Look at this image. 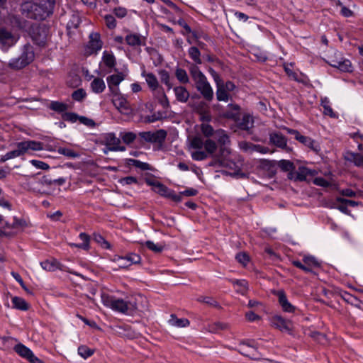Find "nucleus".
I'll return each mask as SVG.
<instances>
[{
  "label": "nucleus",
  "mask_w": 363,
  "mask_h": 363,
  "mask_svg": "<svg viewBox=\"0 0 363 363\" xmlns=\"http://www.w3.org/2000/svg\"><path fill=\"white\" fill-rule=\"evenodd\" d=\"M124 79L125 75L123 72L110 75L106 78L108 86L112 93H116L117 91V89L113 88V86H118Z\"/></svg>",
  "instance_id": "16"
},
{
  "label": "nucleus",
  "mask_w": 363,
  "mask_h": 363,
  "mask_svg": "<svg viewBox=\"0 0 363 363\" xmlns=\"http://www.w3.org/2000/svg\"><path fill=\"white\" fill-rule=\"evenodd\" d=\"M49 35V29L45 26H35L31 28L30 37L38 45L44 47Z\"/></svg>",
  "instance_id": "6"
},
{
  "label": "nucleus",
  "mask_w": 363,
  "mask_h": 363,
  "mask_svg": "<svg viewBox=\"0 0 363 363\" xmlns=\"http://www.w3.org/2000/svg\"><path fill=\"white\" fill-rule=\"evenodd\" d=\"M233 285L238 286L240 289L238 291L242 295H245L248 291V283L245 279H235L232 281Z\"/></svg>",
  "instance_id": "41"
},
{
  "label": "nucleus",
  "mask_w": 363,
  "mask_h": 363,
  "mask_svg": "<svg viewBox=\"0 0 363 363\" xmlns=\"http://www.w3.org/2000/svg\"><path fill=\"white\" fill-rule=\"evenodd\" d=\"M138 145H144L145 143H150L151 131L140 132L138 135Z\"/></svg>",
  "instance_id": "47"
},
{
  "label": "nucleus",
  "mask_w": 363,
  "mask_h": 363,
  "mask_svg": "<svg viewBox=\"0 0 363 363\" xmlns=\"http://www.w3.org/2000/svg\"><path fill=\"white\" fill-rule=\"evenodd\" d=\"M13 350L22 358L26 359L30 363H43L38 357L26 346L22 343H18L13 347Z\"/></svg>",
  "instance_id": "9"
},
{
  "label": "nucleus",
  "mask_w": 363,
  "mask_h": 363,
  "mask_svg": "<svg viewBox=\"0 0 363 363\" xmlns=\"http://www.w3.org/2000/svg\"><path fill=\"white\" fill-rule=\"evenodd\" d=\"M120 138L126 145H130L135 142L138 143V135L133 132H121L119 135Z\"/></svg>",
  "instance_id": "31"
},
{
  "label": "nucleus",
  "mask_w": 363,
  "mask_h": 363,
  "mask_svg": "<svg viewBox=\"0 0 363 363\" xmlns=\"http://www.w3.org/2000/svg\"><path fill=\"white\" fill-rule=\"evenodd\" d=\"M214 138L220 145H225L230 143V139L226 132L223 129H218L216 130V135Z\"/></svg>",
  "instance_id": "33"
},
{
  "label": "nucleus",
  "mask_w": 363,
  "mask_h": 363,
  "mask_svg": "<svg viewBox=\"0 0 363 363\" xmlns=\"http://www.w3.org/2000/svg\"><path fill=\"white\" fill-rule=\"evenodd\" d=\"M279 167L284 172L291 171L294 169L293 162L285 160L279 161Z\"/></svg>",
  "instance_id": "58"
},
{
  "label": "nucleus",
  "mask_w": 363,
  "mask_h": 363,
  "mask_svg": "<svg viewBox=\"0 0 363 363\" xmlns=\"http://www.w3.org/2000/svg\"><path fill=\"white\" fill-rule=\"evenodd\" d=\"M159 75L161 82L167 85L168 89H170L172 87V85L170 83V77L169 72L165 69H162L159 71Z\"/></svg>",
  "instance_id": "51"
},
{
  "label": "nucleus",
  "mask_w": 363,
  "mask_h": 363,
  "mask_svg": "<svg viewBox=\"0 0 363 363\" xmlns=\"http://www.w3.org/2000/svg\"><path fill=\"white\" fill-rule=\"evenodd\" d=\"M86 96V93L85 90L82 88L77 89L74 91L72 94V99L74 101L81 102L82 101Z\"/></svg>",
  "instance_id": "50"
},
{
  "label": "nucleus",
  "mask_w": 363,
  "mask_h": 363,
  "mask_svg": "<svg viewBox=\"0 0 363 363\" xmlns=\"http://www.w3.org/2000/svg\"><path fill=\"white\" fill-rule=\"evenodd\" d=\"M48 108L57 113H62L66 112L68 109V106L63 102L52 101L48 105Z\"/></svg>",
  "instance_id": "34"
},
{
  "label": "nucleus",
  "mask_w": 363,
  "mask_h": 363,
  "mask_svg": "<svg viewBox=\"0 0 363 363\" xmlns=\"http://www.w3.org/2000/svg\"><path fill=\"white\" fill-rule=\"evenodd\" d=\"M271 323L273 327L281 332L291 334L293 331V324L290 320L284 318L282 316L276 315L271 318Z\"/></svg>",
  "instance_id": "8"
},
{
  "label": "nucleus",
  "mask_w": 363,
  "mask_h": 363,
  "mask_svg": "<svg viewBox=\"0 0 363 363\" xmlns=\"http://www.w3.org/2000/svg\"><path fill=\"white\" fill-rule=\"evenodd\" d=\"M189 70L197 91L206 101L208 102L211 101L214 95L213 90L206 77L196 65H191Z\"/></svg>",
  "instance_id": "4"
},
{
  "label": "nucleus",
  "mask_w": 363,
  "mask_h": 363,
  "mask_svg": "<svg viewBox=\"0 0 363 363\" xmlns=\"http://www.w3.org/2000/svg\"><path fill=\"white\" fill-rule=\"evenodd\" d=\"M174 92L177 101L182 103H185L189 98V92L182 86H176L174 88Z\"/></svg>",
  "instance_id": "23"
},
{
  "label": "nucleus",
  "mask_w": 363,
  "mask_h": 363,
  "mask_svg": "<svg viewBox=\"0 0 363 363\" xmlns=\"http://www.w3.org/2000/svg\"><path fill=\"white\" fill-rule=\"evenodd\" d=\"M124 261L128 262L130 267L132 264H139L141 261V257L139 255L135 253H129L123 257Z\"/></svg>",
  "instance_id": "45"
},
{
  "label": "nucleus",
  "mask_w": 363,
  "mask_h": 363,
  "mask_svg": "<svg viewBox=\"0 0 363 363\" xmlns=\"http://www.w3.org/2000/svg\"><path fill=\"white\" fill-rule=\"evenodd\" d=\"M275 294L278 297L279 303L284 312L294 313L295 311L296 307L288 301L286 293L283 290L277 291Z\"/></svg>",
  "instance_id": "13"
},
{
  "label": "nucleus",
  "mask_w": 363,
  "mask_h": 363,
  "mask_svg": "<svg viewBox=\"0 0 363 363\" xmlns=\"http://www.w3.org/2000/svg\"><path fill=\"white\" fill-rule=\"evenodd\" d=\"M203 135L207 138L205 140L201 137H194L191 140V147L196 149V151L191 152V157L196 161H202L207 159L209 156L213 155L218 149V145L210 137H215L216 130L208 124L203 123L201 126Z\"/></svg>",
  "instance_id": "1"
},
{
  "label": "nucleus",
  "mask_w": 363,
  "mask_h": 363,
  "mask_svg": "<svg viewBox=\"0 0 363 363\" xmlns=\"http://www.w3.org/2000/svg\"><path fill=\"white\" fill-rule=\"evenodd\" d=\"M78 353L81 357L86 359L91 357L94 354V351L86 346L82 345L78 347Z\"/></svg>",
  "instance_id": "56"
},
{
  "label": "nucleus",
  "mask_w": 363,
  "mask_h": 363,
  "mask_svg": "<svg viewBox=\"0 0 363 363\" xmlns=\"http://www.w3.org/2000/svg\"><path fill=\"white\" fill-rule=\"evenodd\" d=\"M104 21H105L106 26L109 29H113V28H116V18H114L113 16H112L111 14L106 15L104 16Z\"/></svg>",
  "instance_id": "61"
},
{
  "label": "nucleus",
  "mask_w": 363,
  "mask_h": 363,
  "mask_svg": "<svg viewBox=\"0 0 363 363\" xmlns=\"http://www.w3.org/2000/svg\"><path fill=\"white\" fill-rule=\"evenodd\" d=\"M80 240L83 242L81 244H74V243H70L69 245L71 247H75L78 248H82L84 250H88L89 248V242H90V237L89 235H87L85 233H81L79 235Z\"/></svg>",
  "instance_id": "35"
},
{
  "label": "nucleus",
  "mask_w": 363,
  "mask_h": 363,
  "mask_svg": "<svg viewBox=\"0 0 363 363\" xmlns=\"http://www.w3.org/2000/svg\"><path fill=\"white\" fill-rule=\"evenodd\" d=\"M17 341L16 339H14L11 337H0V349L6 350L10 347V342L11 341Z\"/></svg>",
  "instance_id": "55"
},
{
  "label": "nucleus",
  "mask_w": 363,
  "mask_h": 363,
  "mask_svg": "<svg viewBox=\"0 0 363 363\" xmlns=\"http://www.w3.org/2000/svg\"><path fill=\"white\" fill-rule=\"evenodd\" d=\"M35 58V51L30 43L25 44L18 57L11 59L9 62V67L13 69H21L30 65Z\"/></svg>",
  "instance_id": "5"
},
{
  "label": "nucleus",
  "mask_w": 363,
  "mask_h": 363,
  "mask_svg": "<svg viewBox=\"0 0 363 363\" xmlns=\"http://www.w3.org/2000/svg\"><path fill=\"white\" fill-rule=\"evenodd\" d=\"M350 158H348V160H352L355 165L357 166H362L363 165V155L357 153H350Z\"/></svg>",
  "instance_id": "63"
},
{
  "label": "nucleus",
  "mask_w": 363,
  "mask_h": 363,
  "mask_svg": "<svg viewBox=\"0 0 363 363\" xmlns=\"http://www.w3.org/2000/svg\"><path fill=\"white\" fill-rule=\"evenodd\" d=\"M235 259L243 267H246L250 262V257L246 252L238 253L235 256Z\"/></svg>",
  "instance_id": "54"
},
{
  "label": "nucleus",
  "mask_w": 363,
  "mask_h": 363,
  "mask_svg": "<svg viewBox=\"0 0 363 363\" xmlns=\"http://www.w3.org/2000/svg\"><path fill=\"white\" fill-rule=\"evenodd\" d=\"M188 54L191 59L195 62L194 65H201L202 63L201 59V52L199 51L198 48L195 46L189 48L188 50Z\"/></svg>",
  "instance_id": "37"
},
{
  "label": "nucleus",
  "mask_w": 363,
  "mask_h": 363,
  "mask_svg": "<svg viewBox=\"0 0 363 363\" xmlns=\"http://www.w3.org/2000/svg\"><path fill=\"white\" fill-rule=\"evenodd\" d=\"M58 152L68 158H77L79 157V154L78 152L67 147H60L58 149Z\"/></svg>",
  "instance_id": "49"
},
{
  "label": "nucleus",
  "mask_w": 363,
  "mask_h": 363,
  "mask_svg": "<svg viewBox=\"0 0 363 363\" xmlns=\"http://www.w3.org/2000/svg\"><path fill=\"white\" fill-rule=\"evenodd\" d=\"M106 146L110 151H125V147L121 145V139L116 136L113 133H109L104 137Z\"/></svg>",
  "instance_id": "11"
},
{
  "label": "nucleus",
  "mask_w": 363,
  "mask_h": 363,
  "mask_svg": "<svg viewBox=\"0 0 363 363\" xmlns=\"http://www.w3.org/2000/svg\"><path fill=\"white\" fill-rule=\"evenodd\" d=\"M94 240L104 249H109L111 247L110 243L100 234H94Z\"/></svg>",
  "instance_id": "53"
},
{
  "label": "nucleus",
  "mask_w": 363,
  "mask_h": 363,
  "mask_svg": "<svg viewBox=\"0 0 363 363\" xmlns=\"http://www.w3.org/2000/svg\"><path fill=\"white\" fill-rule=\"evenodd\" d=\"M88 48L92 52H96L101 49L102 43L100 40V35L97 33H91Z\"/></svg>",
  "instance_id": "17"
},
{
  "label": "nucleus",
  "mask_w": 363,
  "mask_h": 363,
  "mask_svg": "<svg viewBox=\"0 0 363 363\" xmlns=\"http://www.w3.org/2000/svg\"><path fill=\"white\" fill-rule=\"evenodd\" d=\"M115 107L124 115H129L131 113V107L127 99L120 94L116 92L112 99Z\"/></svg>",
  "instance_id": "10"
},
{
  "label": "nucleus",
  "mask_w": 363,
  "mask_h": 363,
  "mask_svg": "<svg viewBox=\"0 0 363 363\" xmlns=\"http://www.w3.org/2000/svg\"><path fill=\"white\" fill-rule=\"evenodd\" d=\"M101 301L105 306L119 313L130 315L138 310L137 297L132 296L124 300L115 296L103 294Z\"/></svg>",
  "instance_id": "3"
},
{
  "label": "nucleus",
  "mask_w": 363,
  "mask_h": 363,
  "mask_svg": "<svg viewBox=\"0 0 363 363\" xmlns=\"http://www.w3.org/2000/svg\"><path fill=\"white\" fill-rule=\"evenodd\" d=\"M91 91L95 94H101L106 89V84L103 79L95 77L90 84Z\"/></svg>",
  "instance_id": "25"
},
{
  "label": "nucleus",
  "mask_w": 363,
  "mask_h": 363,
  "mask_svg": "<svg viewBox=\"0 0 363 363\" xmlns=\"http://www.w3.org/2000/svg\"><path fill=\"white\" fill-rule=\"evenodd\" d=\"M12 303L13 308L21 310V311H26L28 309L29 306L28 303L21 297L14 296L12 298Z\"/></svg>",
  "instance_id": "38"
},
{
  "label": "nucleus",
  "mask_w": 363,
  "mask_h": 363,
  "mask_svg": "<svg viewBox=\"0 0 363 363\" xmlns=\"http://www.w3.org/2000/svg\"><path fill=\"white\" fill-rule=\"evenodd\" d=\"M167 133L164 129H160L156 131H151L150 143H157L162 145L167 138Z\"/></svg>",
  "instance_id": "18"
},
{
  "label": "nucleus",
  "mask_w": 363,
  "mask_h": 363,
  "mask_svg": "<svg viewBox=\"0 0 363 363\" xmlns=\"http://www.w3.org/2000/svg\"><path fill=\"white\" fill-rule=\"evenodd\" d=\"M6 23L13 28L22 29L24 27L25 21L19 16L9 15Z\"/></svg>",
  "instance_id": "27"
},
{
  "label": "nucleus",
  "mask_w": 363,
  "mask_h": 363,
  "mask_svg": "<svg viewBox=\"0 0 363 363\" xmlns=\"http://www.w3.org/2000/svg\"><path fill=\"white\" fill-rule=\"evenodd\" d=\"M55 0H35L21 5L23 14L28 18L42 21L53 13Z\"/></svg>",
  "instance_id": "2"
},
{
  "label": "nucleus",
  "mask_w": 363,
  "mask_h": 363,
  "mask_svg": "<svg viewBox=\"0 0 363 363\" xmlns=\"http://www.w3.org/2000/svg\"><path fill=\"white\" fill-rule=\"evenodd\" d=\"M269 142L271 144L281 149H286L287 147V139L279 132H272L269 133Z\"/></svg>",
  "instance_id": "14"
},
{
  "label": "nucleus",
  "mask_w": 363,
  "mask_h": 363,
  "mask_svg": "<svg viewBox=\"0 0 363 363\" xmlns=\"http://www.w3.org/2000/svg\"><path fill=\"white\" fill-rule=\"evenodd\" d=\"M175 76L177 79L182 84H187L189 82V78L185 69L182 68H177L175 71Z\"/></svg>",
  "instance_id": "44"
},
{
  "label": "nucleus",
  "mask_w": 363,
  "mask_h": 363,
  "mask_svg": "<svg viewBox=\"0 0 363 363\" xmlns=\"http://www.w3.org/2000/svg\"><path fill=\"white\" fill-rule=\"evenodd\" d=\"M254 341L249 340L247 342H243L242 343V347L240 350V352L247 357H250L251 358H255V352L256 349L254 345H251Z\"/></svg>",
  "instance_id": "19"
},
{
  "label": "nucleus",
  "mask_w": 363,
  "mask_h": 363,
  "mask_svg": "<svg viewBox=\"0 0 363 363\" xmlns=\"http://www.w3.org/2000/svg\"><path fill=\"white\" fill-rule=\"evenodd\" d=\"M330 65L333 67L339 69L342 72H352V66L351 62L345 58H341L340 60H332Z\"/></svg>",
  "instance_id": "15"
},
{
  "label": "nucleus",
  "mask_w": 363,
  "mask_h": 363,
  "mask_svg": "<svg viewBox=\"0 0 363 363\" xmlns=\"http://www.w3.org/2000/svg\"><path fill=\"white\" fill-rule=\"evenodd\" d=\"M128 164L130 165H133L136 168H138L141 170L145 171V170H151V166L147 162H141L138 160L135 159H130Z\"/></svg>",
  "instance_id": "42"
},
{
  "label": "nucleus",
  "mask_w": 363,
  "mask_h": 363,
  "mask_svg": "<svg viewBox=\"0 0 363 363\" xmlns=\"http://www.w3.org/2000/svg\"><path fill=\"white\" fill-rule=\"evenodd\" d=\"M18 38L5 28H0V48L7 52L18 41Z\"/></svg>",
  "instance_id": "7"
},
{
  "label": "nucleus",
  "mask_w": 363,
  "mask_h": 363,
  "mask_svg": "<svg viewBox=\"0 0 363 363\" xmlns=\"http://www.w3.org/2000/svg\"><path fill=\"white\" fill-rule=\"evenodd\" d=\"M321 106L324 108L323 113L325 115L329 116L332 118L335 117V113H334L333 108L330 106V101L327 97L321 99Z\"/></svg>",
  "instance_id": "40"
},
{
  "label": "nucleus",
  "mask_w": 363,
  "mask_h": 363,
  "mask_svg": "<svg viewBox=\"0 0 363 363\" xmlns=\"http://www.w3.org/2000/svg\"><path fill=\"white\" fill-rule=\"evenodd\" d=\"M142 75L145 78V81L151 90L155 91L159 87L158 80L154 74L143 72Z\"/></svg>",
  "instance_id": "28"
},
{
  "label": "nucleus",
  "mask_w": 363,
  "mask_h": 363,
  "mask_svg": "<svg viewBox=\"0 0 363 363\" xmlns=\"http://www.w3.org/2000/svg\"><path fill=\"white\" fill-rule=\"evenodd\" d=\"M198 302L203 303L208 306L219 308V303L212 297L200 296L196 298Z\"/></svg>",
  "instance_id": "43"
},
{
  "label": "nucleus",
  "mask_w": 363,
  "mask_h": 363,
  "mask_svg": "<svg viewBox=\"0 0 363 363\" xmlns=\"http://www.w3.org/2000/svg\"><path fill=\"white\" fill-rule=\"evenodd\" d=\"M43 269L49 272H53L61 269V264L55 259H46L40 262Z\"/></svg>",
  "instance_id": "26"
},
{
  "label": "nucleus",
  "mask_w": 363,
  "mask_h": 363,
  "mask_svg": "<svg viewBox=\"0 0 363 363\" xmlns=\"http://www.w3.org/2000/svg\"><path fill=\"white\" fill-rule=\"evenodd\" d=\"M147 183L149 185L152 186L153 187V190L160 195L162 194L163 189L166 186L165 185L157 181H147Z\"/></svg>",
  "instance_id": "59"
},
{
  "label": "nucleus",
  "mask_w": 363,
  "mask_h": 363,
  "mask_svg": "<svg viewBox=\"0 0 363 363\" xmlns=\"http://www.w3.org/2000/svg\"><path fill=\"white\" fill-rule=\"evenodd\" d=\"M209 327H210L211 332L216 333L218 330L227 329L228 325L225 323H223L217 322V323H215L211 325Z\"/></svg>",
  "instance_id": "62"
},
{
  "label": "nucleus",
  "mask_w": 363,
  "mask_h": 363,
  "mask_svg": "<svg viewBox=\"0 0 363 363\" xmlns=\"http://www.w3.org/2000/svg\"><path fill=\"white\" fill-rule=\"evenodd\" d=\"M62 118H63V119L65 121H69V122H72V123H74L77 120H79V116H78L75 113L65 112L63 114Z\"/></svg>",
  "instance_id": "64"
},
{
  "label": "nucleus",
  "mask_w": 363,
  "mask_h": 363,
  "mask_svg": "<svg viewBox=\"0 0 363 363\" xmlns=\"http://www.w3.org/2000/svg\"><path fill=\"white\" fill-rule=\"evenodd\" d=\"M40 182L43 185L47 186H62L66 182V179L65 178L60 177L57 179H53L50 177V175H45L41 179Z\"/></svg>",
  "instance_id": "22"
},
{
  "label": "nucleus",
  "mask_w": 363,
  "mask_h": 363,
  "mask_svg": "<svg viewBox=\"0 0 363 363\" xmlns=\"http://www.w3.org/2000/svg\"><path fill=\"white\" fill-rule=\"evenodd\" d=\"M298 141L313 150L318 151V150L317 143L310 137L304 136L302 135Z\"/></svg>",
  "instance_id": "39"
},
{
  "label": "nucleus",
  "mask_w": 363,
  "mask_h": 363,
  "mask_svg": "<svg viewBox=\"0 0 363 363\" xmlns=\"http://www.w3.org/2000/svg\"><path fill=\"white\" fill-rule=\"evenodd\" d=\"M240 109L237 104H229L224 115L227 118L238 121L240 116Z\"/></svg>",
  "instance_id": "21"
},
{
  "label": "nucleus",
  "mask_w": 363,
  "mask_h": 363,
  "mask_svg": "<svg viewBox=\"0 0 363 363\" xmlns=\"http://www.w3.org/2000/svg\"><path fill=\"white\" fill-rule=\"evenodd\" d=\"M17 147L20 148L22 155L25 154L29 150L38 151L43 149V145L40 142L34 140L23 141L17 143Z\"/></svg>",
  "instance_id": "12"
},
{
  "label": "nucleus",
  "mask_w": 363,
  "mask_h": 363,
  "mask_svg": "<svg viewBox=\"0 0 363 363\" xmlns=\"http://www.w3.org/2000/svg\"><path fill=\"white\" fill-rule=\"evenodd\" d=\"M125 41L129 46L136 47L143 44V39L140 34L129 33L125 38Z\"/></svg>",
  "instance_id": "20"
},
{
  "label": "nucleus",
  "mask_w": 363,
  "mask_h": 363,
  "mask_svg": "<svg viewBox=\"0 0 363 363\" xmlns=\"http://www.w3.org/2000/svg\"><path fill=\"white\" fill-rule=\"evenodd\" d=\"M315 174V171L308 169L306 167L301 166L299 167L296 172V181H305L308 176H313Z\"/></svg>",
  "instance_id": "24"
},
{
  "label": "nucleus",
  "mask_w": 363,
  "mask_h": 363,
  "mask_svg": "<svg viewBox=\"0 0 363 363\" xmlns=\"http://www.w3.org/2000/svg\"><path fill=\"white\" fill-rule=\"evenodd\" d=\"M21 155H23L22 152H21L20 148L17 147L16 150L8 152L4 155H2L0 159V162H2V163L5 162L6 161H7L10 159L15 158V157H19Z\"/></svg>",
  "instance_id": "46"
},
{
  "label": "nucleus",
  "mask_w": 363,
  "mask_h": 363,
  "mask_svg": "<svg viewBox=\"0 0 363 363\" xmlns=\"http://www.w3.org/2000/svg\"><path fill=\"white\" fill-rule=\"evenodd\" d=\"M340 296L341 298L347 303L350 304H355L357 301H358V299L354 296L350 294V293L342 291L340 292Z\"/></svg>",
  "instance_id": "52"
},
{
  "label": "nucleus",
  "mask_w": 363,
  "mask_h": 363,
  "mask_svg": "<svg viewBox=\"0 0 363 363\" xmlns=\"http://www.w3.org/2000/svg\"><path fill=\"white\" fill-rule=\"evenodd\" d=\"M253 121L250 115H244L239 126L242 130H249L252 127Z\"/></svg>",
  "instance_id": "48"
},
{
  "label": "nucleus",
  "mask_w": 363,
  "mask_h": 363,
  "mask_svg": "<svg viewBox=\"0 0 363 363\" xmlns=\"http://www.w3.org/2000/svg\"><path fill=\"white\" fill-rule=\"evenodd\" d=\"M303 262L306 265L313 267H319L320 264L318 260L313 256H306L303 259Z\"/></svg>",
  "instance_id": "57"
},
{
  "label": "nucleus",
  "mask_w": 363,
  "mask_h": 363,
  "mask_svg": "<svg viewBox=\"0 0 363 363\" xmlns=\"http://www.w3.org/2000/svg\"><path fill=\"white\" fill-rule=\"evenodd\" d=\"M102 60L104 65L109 69H113L116 65L115 56L107 51L104 52Z\"/></svg>",
  "instance_id": "32"
},
{
  "label": "nucleus",
  "mask_w": 363,
  "mask_h": 363,
  "mask_svg": "<svg viewBox=\"0 0 363 363\" xmlns=\"http://www.w3.org/2000/svg\"><path fill=\"white\" fill-rule=\"evenodd\" d=\"M216 99L219 101H228L230 95L228 92L223 87V82L216 84Z\"/></svg>",
  "instance_id": "29"
},
{
  "label": "nucleus",
  "mask_w": 363,
  "mask_h": 363,
  "mask_svg": "<svg viewBox=\"0 0 363 363\" xmlns=\"http://www.w3.org/2000/svg\"><path fill=\"white\" fill-rule=\"evenodd\" d=\"M26 225V221L23 219H19L16 217L13 218V222L10 223L6 222L3 228L6 230H11V231H16L17 229L24 227Z\"/></svg>",
  "instance_id": "30"
},
{
  "label": "nucleus",
  "mask_w": 363,
  "mask_h": 363,
  "mask_svg": "<svg viewBox=\"0 0 363 363\" xmlns=\"http://www.w3.org/2000/svg\"><path fill=\"white\" fill-rule=\"evenodd\" d=\"M145 247L155 252H160L163 250V246L159 244H155L152 241L148 240L145 243Z\"/></svg>",
  "instance_id": "60"
},
{
  "label": "nucleus",
  "mask_w": 363,
  "mask_h": 363,
  "mask_svg": "<svg viewBox=\"0 0 363 363\" xmlns=\"http://www.w3.org/2000/svg\"><path fill=\"white\" fill-rule=\"evenodd\" d=\"M170 325L179 328H184L189 325L190 322L186 318H178L175 315H171V318L169 320Z\"/></svg>",
  "instance_id": "36"
}]
</instances>
